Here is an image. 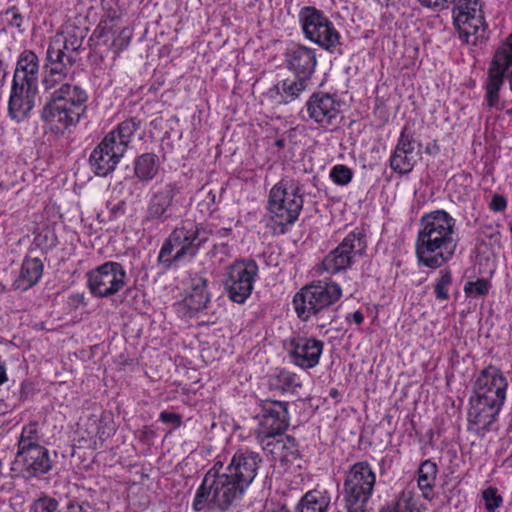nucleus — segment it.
I'll use <instances>...</instances> for the list:
<instances>
[{"label": "nucleus", "instance_id": "f257e3e1", "mask_svg": "<svg viewBox=\"0 0 512 512\" xmlns=\"http://www.w3.org/2000/svg\"><path fill=\"white\" fill-rule=\"evenodd\" d=\"M457 244L456 220L448 212L435 210L421 217L415 243L420 264L431 269L442 267L454 256Z\"/></svg>", "mask_w": 512, "mask_h": 512}, {"label": "nucleus", "instance_id": "f03ea898", "mask_svg": "<svg viewBox=\"0 0 512 512\" xmlns=\"http://www.w3.org/2000/svg\"><path fill=\"white\" fill-rule=\"evenodd\" d=\"M246 488L223 470V464L216 462L205 474L196 491L193 509L227 512L238 507L245 495Z\"/></svg>", "mask_w": 512, "mask_h": 512}, {"label": "nucleus", "instance_id": "7ed1b4c3", "mask_svg": "<svg viewBox=\"0 0 512 512\" xmlns=\"http://www.w3.org/2000/svg\"><path fill=\"white\" fill-rule=\"evenodd\" d=\"M88 94L76 84L65 83L51 92L41 119L56 132L76 125L87 109Z\"/></svg>", "mask_w": 512, "mask_h": 512}, {"label": "nucleus", "instance_id": "20e7f679", "mask_svg": "<svg viewBox=\"0 0 512 512\" xmlns=\"http://www.w3.org/2000/svg\"><path fill=\"white\" fill-rule=\"evenodd\" d=\"M209 239V233L202 227L187 223L175 228L164 241L158 262L165 268L186 258H193L200 247Z\"/></svg>", "mask_w": 512, "mask_h": 512}, {"label": "nucleus", "instance_id": "39448f33", "mask_svg": "<svg viewBox=\"0 0 512 512\" xmlns=\"http://www.w3.org/2000/svg\"><path fill=\"white\" fill-rule=\"evenodd\" d=\"M303 196L299 182L285 177L276 183L269 193L268 210L280 233L286 231L299 217L303 208Z\"/></svg>", "mask_w": 512, "mask_h": 512}, {"label": "nucleus", "instance_id": "423d86ee", "mask_svg": "<svg viewBox=\"0 0 512 512\" xmlns=\"http://www.w3.org/2000/svg\"><path fill=\"white\" fill-rule=\"evenodd\" d=\"M341 296L342 290L337 283L318 281L301 288L294 295L293 305L297 316L307 321L325 313Z\"/></svg>", "mask_w": 512, "mask_h": 512}, {"label": "nucleus", "instance_id": "0eeeda50", "mask_svg": "<svg viewBox=\"0 0 512 512\" xmlns=\"http://www.w3.org/2000/svg\"><path fill=\"white\" fill-rule=\"evenodd\" d=\"M504 80L509 83L512 92V33L497 48L485 82V103L488 108L502 110L504 105L500 103V90Z\"/></svg>", "mask_w": 512, "mask_h": 512}, {"label": "nucleus", "instance_id": "6e6552de", "mask_svg": "<svg viewBox=\"0 0 512 512\" xmlns=\"http://www.w3.org/2000/svg\"><path fill=\"white\" fill-rule=\"evenodd\" d=\"M376 483V475L367 461L353 464L344 480V498L349 511L365 512Z\"/></svg>", "mask_w": 512, "mask_h": 512}, {"label": "nucleus", "instance_id": "1a4fd4ad", "mask_svg": "<svg viewBox=\"0 0 512 512\" xmlns=\"http://www.w3.org/2000/svg\"><path fill=\"white\" fill-rule=\"evenodd\" d=\"M184 202L181 187L177 183H168L151 194L143 222L159 225L176 219L185 208Z\"/></svg>", "mask_w": 512, "mask_h": 512}, {"label": "nucleus", "instance_id": "9d476101", "mask_svg": "<svg viewBox=\"0 0 512 512\" xmlns=\"http://www.w3.org/2000/svg\"><path fill=\"white\" fill-rule=\"evenodd\" d=\"M299 21L305 37L327 51L341 44V35L333 22L313 6H305L299 12Z\"/></svg>", "mask_w": 512, "mask_h": 512}, {"label": "nucleus", "instance_id": "9b49d317", "mask_svg": "<svg viewBox=\"0 0 512 512\" xmlns=\"http://www.w3.org/2000/svg\"><path fill=\"white\" fill-rule=\"evenodd\" d=\"M453 19L460 39L466 44L476 46L487 39L479 0H458L453 8Z\"/></svg>", "mask_w": 512, "mask_h": 512}, {"label": "nucleus", "instance_id": "f8f14e48", "mask_svg": "<svg viewBox=\"0 0 512 512\" xmlns=\"http://www.w3.org/2000/svg\"><path fill=\"white\" fill-rule=\"evenodd\" d=\"M366 248L365 233L362 229L356 228L323 259V269L331 274L346 270L365 255Z\"/></svg>", "mask_w": 512, "mask_h": 512}, {"label": "nucleus", "instance_id": "ddd939ff", "mask_svg": "<svg viewBox=\"0 0 512 512\" xmlns=\"http://www.w3.org/2000/svg\"><path fill=\"white\" fill-rule=\"evenodd\" d=\"M258 274V265L253 259L235 261L224 274V288L229 299L243 304L251 295Z\"/></svg>", "mask_w": 512, "mask_h": 512}, {"label": "nucleus", "instance_id": "4468645a", "mask_svg": "<svg viewBox=\"0 0 512 512\" xmlns=\"http://www.w3.org/2000/svg\"><path fill=\"white\" fill-rule=\"evenodd\" d=\"M127 274L118 262L108 261L87 273V286L98 298H108L118 293L126 284Z\"/></svg>", "mask_w": 512, "mask_h": 512}, {"label": "nucleus", "instance_id": "2eb2a0df", "mask_svg": "<svg viewBox=\"0 0 512 512\" xmlns=\"http://www.w3.org/2000/svg\"><path fill=\"white\" fill-rule=\"evenodd\" d=\"M287 402L266 400L263 414L257 430V438L261 445L281 436L289 426Z\"/></svg>", "mask_w": 512, "mask_h": 512}, {"label": "nucleus", "instance_id": "dca6fc26", "mask_svg": "<svg viewBox=\"0 0 512 512\" xmlns=\"http://www.w3.org/2000/svg\"><path fill=\"white\" fill-rule=\"evenodd\" d=\"M414 135L413 129L405 125L390 156V168L400 175L409 174L420 159L421 153L416 149V145L420 148L421 143H417Z\"/></svg>", "mask_w": 512, "mask_h": 512}, {"label": "nucleus", "instance_id": "f3484780", "mask_svg": "<svg viewBox=\"0 0 512 512\" xmlns=\"http://www.w3.org/2000/svg\"><path fill=\"white\" fill-rule=\"evenodd\" d=\"M507 387L508 382L502 372L496 367L489 366L478 375L472 396L502 407Z\"/></svg>", "mask_w": 512, "mask_h": 512}, {"label": "nucleus", "instance_id": "a211bd4d", "mask_svg": "<svg viewBox=\"0 0 512 512\" xmlns=\"http://www.w3.org/2000/svg\"><path fill=\"white\" fill-rule=\"evenodd\" d=\"M324 343L316 338L297 336L287 343V352L291 363L302 368L311 369L319 364Z\"/></svg>", "mask_w": 512, "mask_h": 512}, {"label": "nucleus", "instance_id": "6ab92c4d", "mask_svg": "<svg viewBox=\"0 0 512 512\" xmlns=\"http://www.w3.org/2000/svg\"><path fill=\"white\" fill-rule=\"evenodd\" d=\"M111 139L104 137L89 156L90 168L96 176L106 177L111 174L125 155Z\"/></svg>", "mask_w": 512, "mask_h": 512}, {"label": "nucleus", "instance_id": "aec40b11", "mask_svg": "<svg viewBox=\"0 0 512 512\" xmlns=\"http://www.w3.org/2000/svg\"><path fill=\"white\" fill-rule=\"evenodd\" d=\"M469 403L470 408L467 415L468 430L478 436H484L497 420L502 407L474 396L470 397Z\"/></svg>", "mask_w": 512, "mask_h": 512}, {"label": "nucleus", "instance_id": "412c9836", "mask_svg": "<svg viewBox=\"0 0 512 512\" xmlns=\"http://www.w3.org/2000/svg\"><path fill=\"white\" fill-rule=\"evenodd\" d=\"M261 462L262 459L257 452L239 450L223 470L247 489L255 479Z\"/></svg>", "mask_w": 512, "mask_h": 512}, {"label": "nucleus", "instance_id": "4be33fe9", "mask_svg": "<svg viewBox=\"0 0 512 512\" xmlns=\"http://www.w3.org/2000/svg\"><path fill=\"white\" fill-rule=\"evenodd\" d=\"M285 63L296 77L310 80L317 65L316 51L304 45H294L287 49Z\"/></svg>", "mask_w": 512, "mask_h": 512}, {"label": "nucleus", "instance_id": "5701e85b", "mask_svg": "<svg viewBox=\"0 0 512 512\" xmlns=\"http://www.w3.org/2000/svg\"><path fill=\"white\" fill-rule=\"evenodd\" d=\"M38 88L21 84H12L8 101V113L12 120L21 122L26 119L35 106Z\"/></svg>", "mask_w": 512, "mask_h": 512}, {"label": "nucleus", "instance_id": "b1692460", "mask_svg": "<svg viewBox=\"0 0 512 512\" xmlns=\"http://www.w3.org/2000/svg\"><path fill=\"white\" fill-rule=\"evenodd\" d=\"M17 456L22 459L23 471L27 477H37L48 473L52 468L49 451L43 446H24Z\"/></svg>", "mask_w": 512, "mask_h": 512}, {"label": "nucleus", "instance_id": "393cba45", "mask_svg": "<svg viewBox=\"0 0 512 512\" xmlns=\"http://www.w3.org/2000/svg\"><path fill=\"white\" fill-rule=\"evenodd\" d=\"M309 117L321 125H329L339 113V104L333 96L326 93H314L306 103Z\"/></svg>", "mask_w": 512, "mask_h": 512}, {"label": "nucleus", "instance_id": "a878e982", "mask_svg": "<svg viewBox=\"0 0 512 512\" xmlns=\"http://www.w3.org/2000/svg\"><path fill=\"white\" fill-rule=\"evenodd\" d=\"M39 69L38 56L31 50L23 51L18 57L12 84L38 88Z\"/></svg>", "mask_w": 512, "mask_h": 512}, {"label": "nucleus", "instance_id": "bb28decb", "mask_svg": "<svg viewBox=\"0 0 512 512\" xmlns=\"http://www.w3.org/2000/svg\"><path fill=\"white\" fill-rule=\"evenodd\" d=\"M263 450L283 464H293L300 459V450L294 437L275 438L262 445Z\"/></svg>", "mask_w": 512, "mask_h": 512}, {"label": "nucleus", "instance_id": "cd10ccee", "mask_svg": "<svg viewBox=\"0 0 512 512\" xmlns=\"http://www.w3.org/2000/svg\"><path fill=\"white\" fill-rule=\"evenodd\" d=\"M45 71L56 74H65L67 77L68 67H71L75 62V56L66 53L61 48V43L58 39H54L47 49Z\"/></svg>", "mask_w": 512, "mask_h": 512}, {"label": "nucleus", "instance_id": "c85d7f7f", "mask_svg": "<svg viewBox=\"0 0 512 512\" xmlns=\"http://www.w3.org/2000/svg\"><path fill=\"white\" fill-rule=\"evenodd\" d=\"M207 286L208 280L204 277L195 276L191 279L189 291L183 300L189 311L199 312L207 308L211 297Z\"/></svg>", "mask_w": 512, "mask_h": 512}, {"label": "nucleus", "instance_id": "c756f323", "mask_svg": "<svg viewBox=\"0 0 512 512\" xmlns=\"http://www.w3.org/2000/svg\"><path fill=\"white\" fill-rule=\"evenodd\" d=\"M309 81L310 80L296 76L294 79H285L270 89L269 94L272 98L274 94L279 95L281 98L278 101L279 103H289L298 98L299 95L305 91Z\"/></svg>", "mask_w": 512, "mask_h": 512}, {"label": "nucleus", "instance_id": "7c9ffc66", "mask_svg": "<svg viewBox=\"0 0 512 512\" xmlns=\"http://www.w3.org/2000/svg\"><path fill=\"white\" fill-rule=\"evenodd\" d=\"M140 127V121L136 118H129L119 123L115 129L105 135L106 138L112 137L114 145L126 153L127 148Z\"/></svg>", "mask_w": 512, "mask_h": 512}, {"label": "nucleus", "instance_id": "2f4dec72", "mask_svg": "<svg viewBox=\"0 0 512 512\" xmlns=\"http://www.w3.org/2000/svg\"><path fill=\"white\" fill-rule=\"evenodd\" d=\"M160 168L159 157L154 153H144L134 160V175L143 183L155 178Z\"/></svg>", "mask_w": 512, "mask_h": 512}, {"label": "nucleus", "instance_id": "473e14b6", "mask_svg": "<svg viewBox=\"0 0 512 512\" xmlns=\"http://www.w3.org/2000/svg\"><path fill=\"white\" fill-rule=\"evenodd\" d=\"M438 467L435 462L427 459L423 461L418 469V487L422 491V495L426 500L431 501L434 496V487Z\"/></svg>", "mask_w": 512, "mask_h": 512}, {"label": "nucleus", "instance_id": "72a5a7b5", "mask_svg": "<svg viewBox=\"0 0 512 512\" xmlns=\"http://www.w3.org/2000/svg\"><path fill=\"white\" fill-rule=\"evenodd\" d=\"M43 273V264L38 258H26L21 266L17 287L27 290L35 285Z\"/></svg>", "mask_w": 512, "mask_h": 512}, {"label": "nucleus", "instance_id": "f704fd0d", "mask_svg": "<svg viewBox=\"0 0 512 512\" xmlns=\"http://www.w3.org/2000/svg\"><path fill=\"white\" fill-rule=\"evenodd\" d=\"M330 497L325 492L312 490L307 492L296 506V512H327Z\"/></svg>", "mask_w": 512, "mask_h": 512}, {"label": "nucleus", "instance_id": "c9c22d12", "mask_svg": "<svg viewBox=\"0 0 512 512\" xmlns=\"http://www.w3.org/2000/svg\"><path fill=\"white\" fill-rule=\"evenodd\" d=\"M85 36L86 34L83 29L76 26H68L62 32L61 37L57 35L55 39L60 41L62 50L74 56V53L79 52L82 48Z\"/></svg>", "mask_w": 512, "mask_h": 512}, {"label": "nucleus", "instance_id": "e433bc0d", "mask_svg": "<svg viewBox=\"0 0 512 512\" xmlns=\"http://www.w3.org/2000/svg\"><path fill=\"white\" fill-rule=\"evenodd\" d=\"M269 386L272 390L288 392L301 387V383L295 373L287 370H281L276 375L270 377Z\"/></svg>", "mask_w": 512, "mask_h": 512}, {"label": "nucleus", "instance_id": "4c0bfd02", "mask_svg": "<svg viewBox=\"0 0 512 512\" xmlns=\"http://www.w3.org/2000/svg\"><path fill=\"white\" fill-rule=\"evenodd\" d=\"M379 512H420V509L410 492H402L395 501L382 507Z\"/></svg>", "mask_w": 512, "mask_h": 512}, {"label": "nucleus", "instance_id": "58836bf2", "mask_svg": "<svg viewBox=\"0 0 512 512\" xmlns=\"http://www.w3.org/2000/svg\"><path fill=\"white\" fill-rule=\"evenodd\" d=\"M452 284V276L449 270H442L440 277L434 285V293L437 300L445 301L449 299V288Z\"/></svg>", "mask_w": 512, "mask_h": 512}, {"label": "nucleus", "instance_id": "ea45409f", "mask_svg": "<svg viewBox=\"0 0 512 512\" xmlns=\"http://www.w3.org/2000/svg\"><path fill=\"white\" fill-rule=\"evenodd\" d=\"M491 283L489 280L480 278L476 281H468L464 286V292L467 297L477 298L489 293Z\"/></svg>", "mask_w": 512, "mask_h": 512}, {"label": "nucleus", "instance_id": "a19ab883", "mask_svg": "<svg viewBox=\"0 0 512 512\" xmlns=\"http://www.w3.org/2000/svg\"><path fill=\"white\" fill-rule=\"evenodd\" d=\"M482 499L487 512H495L503 504V497L498 493L497 488L492 486L482 491Z\"/></svg>", "mask_w": 512, "mask_h": 512}, {"label": "nucleus", "instance_id": "79ce46f5", "mask_svg": "<svg viewBox=\"0 0 512 512\" xmlns=\"http://www.w3.org/2000/svg\"><path fill=\"white\" fill-rule=\"evenodd\" d=\"M331 179L338 185H347L353 177V171L345 165H336L330 172Z\"/></svg>", "mask_w": 512, "mask_h": 512}, {"label": "nucleus", "instance_id": "37998d69", "mask_svg": "<svg viewBox=\"0 0 512 512\" xmlns=\"http://www.w3.org/2000/svg\"><path fill=\"white\" fill-rule=\"evenodd\" d=\"M2 21L11 28H18L21 29L24 17L20 13L19 9L15 6L8 8L3 14H2Z\"/></svg>", "mask_w": 512, "mask_h": 512}, {"label": "nucleus", "instance_id": "c03bdc74", "mask_svg": "<svg viewBox=\"0 0 512 512\" xmlns=\"http://www.w3.org/2000/svg\"><path fill=\"white\" fill-rule=\"evenodd\" d=\"M58 508V501L52 497L44 496L35 500L32 505V512H55Z\"/></svg>", "mask_w": 512, "mask_h": 512}, {"label": "nucleus", "instance_id": "a18cd8bd", "mask_svg": "<svg viewBox=\"0 0 512 512\" xmlns=\"http://www.w3.org/2000/svg\"><path fill=\"white\" fill-rule=\"evenodd\" d=\"M131 36L132 33L127 28H124L119 32L118 36L112 42V48L116 55L128 47Z\"/></svg>", "mask_w": 512, "mask_h": 512}, {"label": "nucleus", "instance_id": "49530a36", "mask_svg": "<svg viewBox=\"0 0 512 512\" xmlns=\"http://www.w3.org/2000/svg\"><path fill=\"white\" fill-rule=\"evenodd\" d=\"M27 444H30V446H40L36 442V428L35 425H28L23 428L21 437L19 440V450H22L24 446H27Z\"/></svg>", "mask_w": 512, "mask_h": 512}, {"label": "nucleus", "instance_id": "de8ad7c7", "mask_svg": "<svg viewBox=\"0 0 512 512\" xmlns=\"http://www.w3.org/2000/svg\"><path fill=\"white\" fill-rule=\"evenodd\" d=\"M56 75L57 76H53L52 73L44 71L42 83H43L44 89L46 91H48V90L54 91L55 89H58V87H60L62 84L66 83V82H64L66 79L65 74H56Z\"/></svg>", "mask_w": 512, "mask_h": 512}, {"label": "nucleus", "instance_id": "09e8293b", "mask_svg": "<svg viewBox=\"0 0 512 512\" xmlns=\"http://www.w3.org/2000/svg\"><path fill=\"white\" fill-rule=\"evenodd\" d=\"M420 4L426 8H430L436 11H442L449 7L450 4H454L456 0H418Z\"/></svg>", "mask_w": 512, "mask_h": 512}, {"label": "nucleus", "instance_id": "8fccbe9b", "mask_svg": "<svg viewBox=\"0 0 512 512\" xmlns=\"http://www.w3.org/2000/svg\"><path fill=\"white\" fill-rule=\"evenodd\" d=\"M506 207H507V200L503 195H501V194L493 195L492 200L489 204V208L492 211L502 212L506 209Z\"/></svg>", "mask_w": 512, "mask_h": 512}, {"label": "nucleus", "instance_id": "3c124183", "mask_svg": "<svg viewBox=\"0 0 512 512\" xmlns=\"http://www.w3.org/2000/svg\"><path fill=\"white\" fill-rule=\"evenodd\" d=\"M159 420L163 423L173 424L176 427L180 426L181 424V416L179 414L168 411H162L160 413Z\"/></svg>", "mask_w": 512, "mask_h": 512}, {"label": "nucleus", "instance_id": "603ef678", "mask_svg": "<svg viewBox=\"0 0 512 512\" xmlns=\"http://www.w3.org/2000/svg\"><path fill=\"white\" fill-rule=\"evenodd\" d=\"M231 232V228H220L215 231H211L210 234L216 239H223L229 237Z\"/></svg>", "mask_w": 512, "mask_h": 512}, {"label": "nucleus", "instance_id": "864d4df0", "mask_svg": "<svg viewBox=\"0 0 512 512\" xmlns=\"http://www.w3.org/2000/svg\"><path fill=\"white\" fill-rule=\"evenodd\" d=\"M347 321H353L357 325H361L364 321V315L361 311H355L346 317Z\"/></svg>", "mask_w": 512, "mask_h": 512}, {"label": "nucleus", "instance_id": "5fc2aeb1", "mask_svg": "<svg viewBox=\"0 0 512 512\" xmlns=\"http://www.w3.org/2000/svg\"><path fill=\"white\" fill-rule=\"evenodd\" d=\"M125 212V203L123 201L115 204L111 209L110 213L113 217H117L118 215H123Z\"/></svg>", "mask_w": 512, "mask_h": 512}, {"label": "nucleus", "instance_id": "6e6d98bb", "mask_svg": "<svg viewBox=\"0 0 512 512\" xmlns=\"http://www.w3.org/2000/svg\"><path fill=\"white\" fill-rule=\"evenodd\" d=\"M425 152L429 155H436L440 152V147L436 141H433L426 146Z\"/></svg>", "mask_w": 512, "mask_h": 512}, {"label": "nucleus", "instance_id": "4d7b16f0", "mask_svg": "<svg viewBox=\"0 0 512 512\" xmlns=\"http://www.w3.org/2000/svg\"><path fill=\"white\" fill-rule=\"evenodd\" d=\"M6 76H7V68L3 64V62L0 60V87L3 86Z\"/></svg>", "mask_w": 512, "mask_h": 512}, {"label": "nucleus", "instance_id": "13d9d810", "mask_svg": "<svg viewBox=\"0 0 512 512\" xmlns=\"http://www.w3.org/2000/svg\"><path fill=\"white\" fill-rule=\"evenodd\" d=\"M276 145L279 146V147H282L283 146V140H277L276 141Z\"/></svg>", "mask_w": 512, "mask_h": 512}, {"label": "nucleus", "instance_id": "bf43d9fd", "mask_svg": "<svg viewBox=\"0 0 512 512\" xmlns=\"http://www.w3.org/2000/svg\"><path fill=\"white\" fill-rule=\"evenodd\" d=\"M336 394H337V391H336V390H334V391H332V392H331V396H333V397H334Z\"/></svg>", "mask_w": 512, "mask_h": 512}, {"label": "nucleus", "instance_id": "052dcab7", "mask_svg": "<svg viewBox=\"0 0 512 512\" xmlns=\"http://www.w3.org/2000/svg\"><path fill=\"white\" fill-rule=\"evenodd\" d=\"M510 232L512 233V225L510 226Z\"/></svg>", "mask_w": 512, "mask_h": 512}]
</instances>
